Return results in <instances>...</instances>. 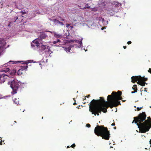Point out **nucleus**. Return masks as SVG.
Instances as JSON below:
<instances>
[{
  "label": "nucleus",
  "instance_id": "obj_29",
  "mask_svg": "<svg viewBox=\"0 0 151 151\" xmlns=\"http://www.w3.org/2000/svg\"><path fill=\"white\" fill-rule=\"evenodd\" d=\"M138 82H137V84L140 85V84L141 82V80H138Z\"/></svg>",
  "mask_w": 151,
  "mask_h": 151
},
{
  "label": "nucleus",
  "instance_id": "obj_53",
  "mask_svg": "<svg viewBox=\"0 0 151 151\" xmlns=\"http://www.w3.org/2000/svg\"><path fill=\"white\" fill-rule=\"evenodd\" d=\"M60 17V18H61V17Z\"/></svg>",
  "mask_w": 151,
  "mask_h": 151
},
{
  "label": "nucleus",
  "instance_id": "obj_26",
  "mask_svg": "<svg viewBox=\"0 0 151 151\" xmlns=\"http://www.w3.org/2000/svg\"><path fill=\"white\" fill-rule=\"evenodd\" d=\"M78 43L80 45H79V46L80 47L82 45V42L81 41H78Z\"/></svg>",
  "mask_w": 151,
  "mask_h": 151
},
{
  "label": "nucleus",
  "instance_id": "obj_39",
  "mask_svg": "<svg viewBox=\"0 0 151 151\" xmlns=\"http://www.w3.org/2000/svg\"><path fill=\"white\" fill-rule=\"evenodd\" d=\"M123 47L124 49H125L127 47L126 46H124Z\"/></svg>",
  "mask_w": 151,
  "mask_h": 151
},
{
  "label": "nucleus",
  "instance_id": "obj_2",
  "mask_svg": "<svg viewBox=\"0 0 151 151\" xmlns=\"http://www.w3.org/2000/svg\"><path fill=\"white\" fill-rule=\"evenodd\" d=\"M146 115L145 112L140 113L137 116L134 117V120L132 123L134 122L139 128V131L141 133H145L149 131L151 127V121L150 118V120H145H145Z\"/></svg>",
  "mask_w": 151,
  "mask_h": 151
},
{
  "label": "nucleus",
  "instance_id": "obj_33",
  "mask_svg": "<svg viewBox=\"0 0 151 151\" xmlns=\"http://www.w3.org/2000/svg\"><path fill=\"white\" fill-rule=\"evenodd\" d=\"M142 107H140V108H139V107H137V108L138 111L142 109Z\"/></svg>",
  "mask_w": 151,
  "mask_h": 151
},
{
  "label": "nucleus",
  "instance_id": "obj_42",
  "mask_svg": "<svg viewBox=\"0 0 151 151\" xmlns=\"http://www.w3.org/2000/svg\"><path fill=\"white\" fill-rule=\"evenodd\" d=\"M91 96L90 95H88V96H87V98H89Z\"/></svg>",
  "mask_w": 151,
  "mask_h": 151
},
{
  "label": "nucleus",
  "instance_id": "obj_40",
  "mask_svg": "<svg viewBox=\"0 0 151 151\" xmlns=\"http://www.w3.org/2000/svg\"><path fill=\"white\" fill-rule=\"evenodd\" d=\"M2 140H1L0 142V145H2Z\"/></svg>",
  "mask_w": 151,
  "mask_h": 151
},
{
  "label": "nucleus",
  "instance_id": "obj_48",
  "mask_svg": "<svg viewBox=\"0 0 151 151\" xmlns=\"http://www.w3.org/2000/svg\"><path fill=\"white\" fill-rule=\"evenodd\" d=\"M22 14H25L26 12H22Z\"/></svg>",
  "mask_w": 151,
  "mask_h": 151
},
{
  "label": "nucleus",
  "instance_id": "obj_41",
  "mask_svg": "<svg viewBox=\"0 0 151 151\" xmlns=\"http://www.w3.org/2000/svg\"><path fill=\"white\" fill-rule=\"evenodd\" d=\"M70 27L71 28V29H73V26H70Z\"/></svg>",
  "mask_w": 151,
  "mask_h": 151
},
{
  "label": "nucleus",
  "instance_id": "obj_19",
  "mask_svg": "<svg viewBox=\"0 0 151 151\" xmlns=\"http://www.w3.org/2000/svg\"><path fill=\"white\" fill-rule=\"evenodd\" d=\"M141 79H140V80H142V81L144 82H145V81H147V78H145L144 76L143 77H141Z\"/></svg>",
  "mask_w": 151,
  "mask_h": 151
},
{
  "label": "nucleus",
  "instance_id": "obj_16",
  "mask_svg": "<svg viewBox=\"0 0 151 151\" xmlns=\"http://www.w3.org/2000/svg\"><path fill=\"white\" fill-rule=\"evenodd\" d=\"M14 101L17 105L19 104V99L18 98L17 99V98L15 99H14Z\"/></svg>",
  "mask_w": 151,
  "mask_h": 151
},
{
  "label": "nucleus",
  "instance_id": "obj_25",
  "mask_svg": "<svg viewBox=\"0 0 151 151\" xmlns=\"http://www.w3.org/2000/svg\"><path fill=\"white\" fill-rule=\"evenodd\" d=\"M114 4L115 5V6H116L117 5H121V4L120 3H119L117 2H115V3Z\"/></svg>",
  "mask_w": 151,
  "mask_h": 151
},
{
  "label": "nucleus",
  "instance_id": "obj_45",
  "mask_svg": "<svg viewBox=\"0 0 151 151\" xmlns=\"http://www.w3.org/2000/svg\"><path fill=\"white\" fill-rule=\"evenodd\" d=\"M76 104L75 102L73 104V105H75Z\"/></svg>",
  "mask_w": 151,
  "mask_h": 151
},
{
  "label": "nucleus",
  "instance_id": "obj_18",
  "mask_svg": "<svg viewBox=\"0 0 151 151\" xmlns=\"http://www.w3.org/2000/svg\"><path fill=\"white\" fill-rule=\"evenodd\" d=\"M18 19V17L17 16H16L12 19V20L11 22H12V23L15 22Z\"/></svg>",
  "mask_w": 151,
  "mask_h": 151
},
{
  "label": "nucleus",
  "instance_id": "obj_13",
  "mask_svg": "<svg viewBox=\"0 0 151 151\" xmlns=\"http://www.w3.org/2000/svg\"><path fill=\"white\" fill-rule=\"evenodd\" d=\"M20 62V61H10L8 62L7 63L4 64V66H6L7 65H8L9 64V63H11V62H12V64H15L16 63H19V62Z\"/></svg>",
  "mask_w": 151,
  "mask_h": 151
},
{
  "label": "nucleus",
  "instance_id": "obj_22",
  "mask_svg": "<svg viewBox=\"0 0 151 151\" xmlns=\"http://www.w3.org/2000/svg\"><path fill=\"white\" fill-rule=\"evenodd\" d=\"M145 84H146V83L145 82H144L141 80L140 85L142 86H144L145 85Z\"/></svg>",
  "mask_w": 151,
  "mask_h": 151
},
{
  "label": "nucleus",
  "instance_id": "obj_47",
  "mask_svg": "<svg viewBox=\"0 0 151 151\" xmlns=\"http://www.w3.org/2000/svg\"><path fill=\"white\" fill-rule=\"evenodd\" d=\"M116 127H114V129H116Z\"/></svg>",
  "mask_w": 151,
  "mask_h": 151
},
{
  "label": "nucleus",
  "instance_id": "obj_52",
  "mask_svg": "<svg viewBox=\"0 0 151 151\" xmlns=\"http://www.w3.org/2000/svg\"><path fill=\"white\" fill-rule=\"evenodd\" d=\"M145 91H146V90H145Z\"/></svg>",
  "mask_w": 151,
  "mask_h": 151
},
{
  "label": "nucleus",
  "instance_id": "obj_9",
  "mask_svg": "<svg viewBox=\"0 0 151 151\" xmlns=\"http://www.w3.org/2000/svg\"><path fill=\"white\" fill-rule=\"evenodd\" d=\"M53 21L54 23H55L56 25H58V24H60L61 26L64 25V24L62 22H60L57 19H53Z\"/></svg>",
  "mask_w": 151,
  "mask_h": 151
},
{
  "label": "nucleus",
  "instance_id": "obj_28",
  "mask_svg": "<svg viewBox=\"0 0 151 151\" xmlns=\"http://www.w3.org/2000/svg\"><path fill=\"white\" fill-rule=\"evenodd\" d=\"M76 146V145L75 144H72L70 146V147H72V148H74V147H75Z\"/></svg>",
  "mask_w": 151,
  "mask_h": 151
},
{
  "label": "nucleus",
  "instance_id": "obj_1",
  "mask_svg": "<svg viewBox=\"0 0 151 151\" xmlns=\"http://www.w3.org/2000/svg\"><path fill=\"white\" fill-rule=\"evenodd\" d=\"M122 93L118 91L117 93L113 92L111 95H109L107 97L108 102H106L102 97H100V99L98 100L93 99L91 101L89 106V111L92 114L95 116L99 115L101 111L104 113L107 112V109L110 107L111 108L113 107H116L119 105H121L119 100H122L123 102L125 100H122L121 96Z\"/></svg>",
  "mask_w": 151,
  "mask_h": 151
},
{
  "label": "nucleus",
  "instance_id": "obj_3",
  "mask_svg": "<svg viewBox=\"0 0 151 151\" xmlns=\"http://www.w3.org/2000/svg\"><path fill=\"white\" fill-rule=\"evenodd\" d=\"M94 133L98 136H101L104 139L109 140L110 137V131L107 127L97 125L94 129Z\"/></svg>",
  "mask_w": 151,
  "mask_h": 151
},
{
  "label": "nucleus",
  "instance_id": "obj_46",
  "mask_svg": "<svg viewBox=\"0 0 151 151\" xmlns=\"http://www.w3.org/2000/svg\"><path fill=\"white\" fill-rule=\"evenodd\" d=\"M67 148H70V147L69 146H67Z\"/></svg>",
  "mask_w": 151,
  "mask_h": 151
},
{
  "label": "nucleus",
  "instance_id": "obj_11",
  "mask_svg": "<svg viewBox=\"0 0 151 151\" xmlns=\"http://www.w3.org/2000/svg\"><path fill=\"white\" fill-rule=\"evenodd\" d=\"M24 66H22L21 67V68L20 69L21 70H22V71H24V70H27V69L28 68V66L27 65V63H24Z\"/></svg>",
  "mask_w": 151,
  "mask_h": 151
},
{
  "label": "nucleus",
  "instance_id": "obj_17",
  "mask_svg": "<svg viewBox=\"0 0 151 151\" xmlns=\"http://www.w3.org/2000/svg\"><path fill=\"white\" fill-rule=\"evenodd\" d=\"M23 71H22V70H21L20 69H19L17 72V75H19V76H20V75H22L23 73Z\"/></svg>",
  "mask_w": 151,
  "mask_h": 151
},
{
  "label": "nucleus",
  "instance_id": "obj_10",
  "mask_svg": "<svg viewBox=\"0 0 151 151\" xmlns=\"http://www.w3.org/2000/svg\"><path fill=\"white\" fill-rule=\"evenodd\" d=\"M39 48L40 50L41 51H43L46 49H49V47L47 45H42L39 47Z\"/></svg>",
  "mask_w": 151,
  "mask_h": 151
},
{
  "label": "nucleus",
  "instance_id": "obj_12",
  "mask_svg": "<svg viewBox=\"0 0 151 151\" xmlns=\"http://www.w3.org/2000/svg\"><path fill=\"white\" fill-rule=\"evenodd\" d=\"M53 34L54 36L57 38H62V35H61L58 34L56 33L55 32H53Z\"/></svg>",
  "mask_w": 151,
  "mask_h": 151
},
{
  "label": "nucleus",
  "instance_id": "obj_4",
  "mask_svg": "<svg viewBox=\"0 0 151 151\" xmlns=\"http://www.w3.org/2000/svg\"><path fill=\"white\" fill-rule=\"evenodd\" d=\"M8 84L10 85V87L13 90V91L12 92V94L14 95L17 93L19 86L17 81L14 80L9 81Z\"/></svg>",
  "mask_w": 151,
  "mask_h": 151
},
{
  "label": "nucleus",
  "instance_id": "obj_15",
  "mask_svg": "<svg viewBox=\"0 0 151 151\" xmlns=\"http://www.w3.org/2000/svg\"><path fill=\"white\" fill-rule=\"evenodd\" d=\"M73 45H70L68 47L65 48V51L70 52L71 48L73 47Z\"/></svg>",
  "mask_w": 151,
  "mask_h": 151
},
{
  "label": "nucleus",
  "instance_id": "obj_7",
  "mask_svg": "<svg viewBox=\"0 0 151 151\" xmlns=\"http://www.w3.org/2000/svg\"><path fill=\"white\" fill-rule=\"evenodd\" d=\"M47 37V35L44 32H41L39 36L40 39H44L46 38Z\"/></svg>",
  "mask_w": 151,
  "mask_h": 151
},
{
  "label": "nucleus",
  "instance_id": "obj_30",
  "mask_svg": "<svg viewBox=\"0 0 151 151\" xmlns=\"http://www.w3.org/2000/svg\"><path fill=\"white\" fill-rule=\"evenodd\" d=\"M86 126L88 128H89V127H91V126L90 124H86Z\"/></svg>",
  "mask_w": 151,
  "mask_h": 151
},
{
  "label": "nucleus",
  "instance_id": "obj_54",
  "mask_svg": "<svg viewBox=\"0 0 151 151\" xmlns=\"http://www.w3.org/2000/svg\"><path fill=\"white\" fill-rule=\"evenodd\" d=\"M85 103H86L85 102H84L83 103L85 104Z\"/></svg>",
  "mask_w": 151,
  "mask_h": 151
},
{
  "label": "nucleus",
  "instance_id": "obj_23",
  "mask_svg": "<svg viewBox=\"0 0 151 151\" xmlns=\"http://www.w3.org/2000/svg\"><path fill=\"white\" fill-rule=\"evenodd\" d=\"M9 69L8 68H6L4 70H2L1 71V72H7L9 71Z\"/></svg>",
  "mask_w": 151,
  "mask_h": 151
},
{
  "label": "nucleus",
  "instance_id": "obj_24",
  "mask_svg": "<svg viewBox=\"0 0 151 151\" xmlns=\"http://www.w3.org/2000/svg\"><path fill=\"white\" fill-rule=\"evenodd\" d=\"M136 88H137V86L136 85H134L132 87V89L134 91V90L136 89Z\"/></svg>",
  "mask_w": 151,
  "mask_h": 151
},
{
  "label": "nucleus",
  "instance_id": "obj_31",
  "mask_svg": "<svg viewBox=\"0 0 151 151\" xmlns=\"http://www.w3.org/2000/svg\"><path fill=\"white\" fill-rule=\"evenodd\" d=\"M4 39L2 38H0V42H1L3 41H4Z\"/></svg>",
  "mask_w": 151,
  "mask_h": 151
},
{
  "label": "nucleus",
  "instance_id": "obj_44",
  "mask_svg": "<svg viewBox=\"0 0 151 151\" xmlns=\"http://www.w3.org/2000/svg\"><path fill=\"white\" fill-rule=\"evenodd\" d=\"M60 20L62 21H64L65 19H62Z\"/></svg>",
  "mask_w": 151,
  "mask_h": 151
},
{
  "label": "nucleus",
  "instance_id": "obj_5",
  "mask_svg": "<svg viewBox=\"0 0 151 151\" xmlns=\"http://www.w3.org/2000/svg\"><path fill=\"white\" fill-rule=\"evenodd\" d=\"M8 77V76L5 74L0 75V83H4Z\"/></svg>",
  "mask_w": 151,
  "mask_h": 151
},
{
  "label": "nucleus",
  "instance_id": "obj_21",
  "mask_svg": "<svg viewBox=\"0 0 151 151\" xmlns=\"http://www.w3.org/2000/svg\"><path fill=\"white\" fill-rule=\"evenodd\" d=\"M60 40L59 39H57L56 41H54L53 42V43L54 44H55L57 43H58V42H60Z\"/></svg>",
  "mask_w": 151,
  "mask_h": 151
},
{
  "label": "nucleus",
  "instance_id": "obj_8",
  "mask_svg": "<svg viewBox=\"0 0 151 151\" xmlns=\"http://www.w3.org/2000/svg\"><path fill=\"white\" fill-rule=\"evenodd\" d=\"M31 45L32 47H35L36 46L37 47H38L39 46L40 43L37 41L35 40L32 41Z\"/></svg>",
  "mask_w": 151,
  "mask_h": 151
},
{
  "label": "nucleus",
  "instance_id": "obj_14",
  "mask_svg": "<svg viewBox=\"0 0 151 151\" xmlns=\"http://www.w3.org/2000/svg\"><path fill=\"white\" fill-rule=\"evenodd\" d=\"M17 70L15 69H13L10 72V74L12 76L15 75L16 74Z\"/></svg>",
  "mask_w": 151,
  "mask_h": 151
},
{
  "label": "nucleus",
  "instance_id": "obj_27",
  "mask_svg": "<svg viewBox=\"0 0 151 151\" xmlns=\"http://www.w3.org/2000/svg\"><path fill=\"white\" fill-rule=\"evenodd\" d=\"M137 88H136V89H135V90H134V91H132V92H131V93H135L137 92Z\"/></svg>",
  "mask_w": 151,
  "mask_h": 151
},
{
  "label": "nucleus",
  "instance_id": "obj_43",
  "mask_svg": "<svg viewBox=\"0 0 151 151\" xmlns=\"http://www.w3.org/2000/svg\"><path fill=\"white\" fill-rule=\"evenodd\" d=\"M83 100H86V97L85 96L84 98H83Z\"/></svg>",
  "mask_w": 151,
  "mask_h": 151
},
{
  "label": "nucleus",
  "instance_id": "obj_34",
  "mask_svg": "<svg viewBox=\"0 0 151 151\" xmlns=\"http://www.w3.org/2000/svg\"><path fill=\"white\" fill-rule=\"evenodd\" d=\"M148 71V72L151 73V68H150Z\"/></svg>",
  "mask_w": 151,
  "mask_h": 151
},
{
  "label": "nucleus",
  "instance_id": "obj_49",
  "mask_svg": "<svg viewBox=\"0 0 151 151\" xmlns=\"http://www.w3.org/2000/svg\"><path fill=\"white\" fill-rule=\"evenodd\" d=\"M14 122L15 123H17V122H16V121H14Z\"/></svg>",
  "mask_w": 151,
  "mask_h": 151
},
{
  "label": "nucleus",
  "instance_id": "obj_6",
  "mask_svg": "<svg viewBox=\"0 0 151 151\" xmlns=\"http://www.w3.org/2000/svg\"><path fill=\"white\" fill-rule=\"evenodd\" d=\"M141 76H133L131 77V82L134 83L135 82H137L138 80H140L141 79Z\"/></svg>",
  "mask_w": 151,
  "mask_h": 151
},
{
  "label": "nucleus",
  "instance_id": "obj_35",
  "mask_svg": "<svg viewBox=\"0 0 151 151\" xmlns=\"http://www.w3.org/2000/svg\"><path fill=\"white\" fill-rule=\"evenodd\" d=\"M45 32H49L51 33L52 34L53 33V32H52L50 31H46Z\"/></svg>",
  "mask_w": 151,
  "mask_h": 151
},
{
  "label": "nucleus",
  "instance_id": "obj_51",
  "mask_svg": "<svg viewBox=\"0 0 151 151\" xmlns=\"http://www.w3.org/2000/svg\"><path fill=\"white\" fill-rule=\"evenodd\" d=\"M145 91H146V90H145Z\"/></svg>",
  "mask_w": 151,
  "mask_h": 151
},
{
  "label": "nucleus",
  "instance_id": "obj_38",
  "mask_svg": "<svg viewBox=\"0 0 151 151\" xmlns=\"http://www.w3.org/2000/svg\"><path fill=\"white\" fill-rule=\"evenodd\" d=\"M115 123H112V124H111V125L112 126H115Z\"/></svg>",
  "mask_w": 151,
  "mask_h": 151
},
{
  "label": "nucleus",
  "instance_id": "obj_32",
  "mask_svg": "<svg viewBox=\"0 0 151 151\" xmlns=\"http://www.w3.org/2000/svg\"><path fill=\"white\" fill-rule=\"evenodd\" d=\"M132 42L131 41H129L127 42V44L128 45L131 44Z\"/></svg>",
  "mask_w": 151,
  "mask_h": 151
},
{
  "label": "nucleus",
  "instance_id": "obj_50",
  "mask_svg": "<svg viewBox=\"0 0 151 151\" xmlns=\"http://www.w3.org/2000/svg\"><path fill=\"white\" fill-rule=\"evenodd\" d=\"M145 91H146V90H145Z\"/></svg>",
  "mask_w": 151,
  "mask_h": 151
},
{
  "label": "nucleus",
  "instance_id": "obj_20",
  "mask_svg": "<svg viewBox=\"0 0 151 151\" xmlns=\"http://www.w3.org/2000/svg\"><path fill=\"white\" fill-rule=\"evenodd\" d=\"M90 8V6H88V4L86 5L84 7H83V8L82 9H86V8L89 9Z\"/></svg>",
  "mask_w": 151,
  "mask_h": 151
},
{
  "label": "nucleus",
  "instance_id": "obj_36",
  "mask_svg": "<svg viewBox=\"0 0 151 151\" xmlns=\"http://www.w3.org/2000/svg\"><path fill=\"white\" fill-rule=\"evenodd\" d=\"M70 25V24H67L66 25V27H68Z\"/></svg>",
  "mask_w": 151,
  "mask_h": 151
},
{
  "label": "nucleus",
  "instance_id": "obj_37",
  "mask_svg": "<svg viewBox=\"0 0 151 151\" xmlns=\"http://www.w3.org/2000/svg\"><path fill=\"white\" fill-rule=\"evenodd\" d=\"M12 23V22H10L9 23V24H8V26H10V24H11Z\"/></svg>",
  "mask_w": 151,
  "mask_h": 151
}]
</instances>
